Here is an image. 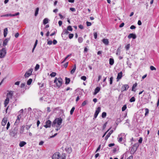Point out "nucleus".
I'll list each match as a JSON object with an SVG mask.
<instances>
[{
    "label": "nucleus",
    "instance_id": "nucleus-3",
    "mask_svg": "<svg viewBox=\"0 0 159 159\" xmlns=\"http://www.w3.org/2000/svg\"><path fill=\"white\" fill-rule=\"evenodd\" d=\"M7 53L6 50L5 48H3L0 50V58H4L6 56Z\"/></svg>",
    "mask_w": 159,
    "mask_h": 159
},
{
    "label": "nucleus",
    "instance_id": "nucleus-13",
    "mask_svg": "<svg viewBox=\"0 0 159 159\" xmlns=\"http://www.w3.org/2000/svg\"><path fill=\"white\" fill-rule=\"evenodd\" d=\"M7 118L6 117L4 118L3 119L2 122V126H5L6 125V124L7 123Z\"/></svg>",
    "mask_w": 159,
    "mask_h": 159
},
{
    "label": "nucleus",
    "instance_id": "nucleus-4",
    "mask_svg": "<svg viewBox=\"0 0 159 159\" xmlns=\"http://www.w3.org/2000/svg\"><path fill=\"white\" fill-rule=\"evenodd\" d=\"M60 157V153L59 152H56L53 155L52 158V159H59Z\"/></svg>",
    "mask_w": 159,
    "mask_h": 159
},
{
    "label": "nucleus",
    "instance_id": "nucleus-40",
    "mask_svg": "<svg viewBox=\"0 0 159 159\" xmlns=\"http://www.w3.org/2000/svg\"><path fill=\"white\" fill-rule=\"evenodd\" d=\"M75 107H73L72 108H71V110L70 111V115H72L73 114V113L74 111V110L75 109Z\"/></svg>",
    "mask_w": 159,
    "mask_h": 159
},
{
    "label": "nucleus",
    "instance_id": "nucleus-62",
    "mask_svg": "<svg viewBox=\"0 0 159 159\" xmlns=\"http://www.w3.org/2000/svg\"><path fill=\"white\" fill-rule=\"evenodd\" d=\"M136 28V27L134 26V25H131L130 27V29H132V30H133V29H135V28Z\"/></svg>",
    "mask_w": 159,
    "mask_h": 159
},
{
    "label": "nucleus",
    "instance_id": "nucleus-52",
    "mask_svg": "<svg viewBox=\"0 0 159 159\" xmlns=\"http://www.w3.org/2000/svg\"><path fill=\"white\" fill-rule=\"evenodd\" d=\"M31 125H26V127H25V129H27V130H28L31 127Z\"/></svg>",
    "mask_w": 159,
    "mask_h": 159
},
{
    "label": "nucleus",
    "instance_id": "nucleus-7",
    "mask_svg": "<svg viewBox=\"0 0 159 159\" xmlns=\"http://www.w3.org/2000/svg\"><path fill=\"white\" fill-rule=\"evenodd\" d=\"M33 70L32 68H30L28 71H27L24 75L25 77H28L30 76L32 74Z\"/></svg>",
    "mask_w": 159,
    "mask_h": 159
},
{
    "label": "nucleus",
    "instance_id": "nucleus-24",
    "mask_svg": "<svg viewBox=\"0 0 159 159\" xmlns=\"http://www.w3.org/2000/svg\"><path fill=\"white\" fill-rule=\"evenodd\" d=\"M26 143L25 142L23 141H21L20 142L19 145L20 147H23L26 144Z\"/></svg>",
    "mask_w": 159,
    "mask_h": 159
},
{
    "label": "nucleus",
    "instance_id": "nucleus-56",
    "mask_svg": "<svg viewBox=\"0 0 159 159\" xmlns=\"http://www.w3.org/2000/svg\"><path fill=\"white\" fill-rule=\"evenodd\" d=\"M20 121V120H16L15 123V124L16 125H18Z\"/></svg>",
    "mask_w": 159,
    "mask_h": 159
},
{
    "label": "nucleus",
    "instance_id": "nucleus-43",
    "mask_svg": "<svg viewBox=\"0 0 159 159\" xmlns=\"http://www.w3.org/2000/svg\"><path fill=\"white\" fill-rule=\"evenodd\" d=\"M106 115H107L106 113L105 112H102V118H104L106 117Z\"/></svg>",
    "mask_w": 159,
    "mask_h": 159
},
{
    "label": "nucleus",
    "instance_id": "nucleus-58",
    "mask_svg": "<svg viewBox=\"0 0 159 159\" xmlns=\"http://www.w3.org/2000/svg\"><path fill=\"white\" fill-rule=\"evenodd\" d=\"M10 123L9 122H8L7 123V125L6 128H7V129H8V128H9V127H10Z\"/></svg>",
    "mask_w": 159,
    "mask_h": 159
},
{
    "label": "nucleus",
    "instance_id": "nucleus-30",
    "mask_svg": "<svg viewBox=\"0 0 159 159\" xmlns=\"http://www.w3.org/2000/svg\"><path fill=\"white\" fill-rule=\"evenodd\" d=\"M48 19L47 18H45L43 20V24L44 25H46L47 24L48 22Z\"/></svg>",
    "mask_w": 159,
    "mask_h": 159
},
{
    "label": "nucleus",
    "instance_id": "nucleus-5",
    "mask_svg": "<svg viewBox=\"0 0 159 159\" xmlns=\"http://www.w3.org/2000/svg\"><path fill=\"white\" fill-rule=\"evenodd\" d=\"M18 129L17 128L15 127L13 130L10 132L11 135L13 137H15L16 135L18 132Z\"/></svg>",
    "mask_w": 159,
    "mask_h": 159
},
{
    "label": "nucleus",
    "instance_id": "nucleus-12",
    "mask_svg": "<svg viewBox=\"0 0 159 159\" xmlns=\"http://www.w3.org/2000/svg\"><path fill=\"white\" fill-rule=\"evenodd\" d=\"M128 38L129 39L132 38L133 39H135L136 38V36L133 33L130 34L128 36Z\"/></svg>",
    "mask_w": 159,
    "mask_h": 159
},
{
    "label": "nucleus",
    "instance_id": "nucleus-15",
    "mask_svg": "<svg viewBox=\"0 0 159 159\" xmlns=\"http://www.w3.org/2000/svg\"><path fill=\"white\" fill-rule=\"evenodd\" d=\"M113 130H111V131L107 134V135L105 137V140H107L110 137L111 134L113 133Z\"/></svg>",
    "mask_w": 159,
    "mask_h": 159
},
{
    "label": "nucleus",
    "instance_id": "nucleus-42",
    "mask_svg": "<svg viewBox=\"0 0 159 159\" xmlns=\"http://www.w3.org/2000/svg\"><path fill=\"white\" fill-rule=\"evenodd\" d=\"M83 41V38L81 37H79L78 39V41L79 43H81Z\"/></svg>",
    "mask_w": 159,
    "mask_h": 159
},
{
    "label": "nucleus",
    "instance_id": "nucleus-54",
    "mask_svg": "<svg viewBox=\"0 0 159 159\" xmlns=\"http://www.w3.org/2000/svg\"><path fill=\"white\" fill-rule=\"evenodd\" d=\"M120 54V52L118 49H117V52L116 53V54L117 55H119Z\"/></svg>",
    "mask_w": 159,
    "mask_h": 159
},
{
    "label": "nucleus",
    "instance_id": "nucleus-61",
    "mask_svg": "<svg viewBox=\"0 0 159 159\" xmlns=\"http://www.w3.org/2000/svg\"><path fill=\"white\" fill-rule=\"evenodd\" d=\"M68 64V62H66L64 65V66L65 68H66L67 67Z\"/></svg>",
    "mask_w": 159,
    "mask_h": 159
},
{
    "label": "nucleus",
    "instance_id": "nucleus-10",
    "mask_svg": "<svg viewBox=\"0 0 159 159\" xmlns=\"http://www.w3.org/2000/svg\"><path fill=\"white\" fill-rule=\"evenodd\" d=\"M124 133H121L119 135L118 137L117 138L118 141L119 143H120L122 142L123 140V138L122 136L124 135Z\"/></svg>",
    "mask_w": 159,
    "mask_h": 159
},
{
    "label": "nucleus",
    "instance_id": "nucleus-37",
    "mask_svg": "<svg viewBox=\"0 0 159 159\" xmlns=\"http://www.w3.org/2000/svg\"><path fill=\"white\" fill-rule=\"evenodd\" d=\"M135 99L134 97H132L129 100V102H133L135 101Z\"/></svg>",
    "mask_w": 159,
    "mask_h": 159
},
{
    "label": "nucleus",
    "instance_id": "nucleus-22",
    "mask_svg": "<svg viewBox=\"0 0 159 159\" xmlns=\"http://www.w3.org/2000/svg\"><path fill=\"white\" fill-rule=\"evenodd\" d=\"M69 33V32L68 31V30H67V29H65L64 30L63 32L61 34V36L63 37V34H67Z\"/></svg>",
    "mask_w": 159,
    "mask_h": 159
},
{
    "label": "nucleus",
    "instance_id": "nucleus-34",
    "mask_svg": "<svg viewBox=\"0 0 159 159\" xmlns=\"http://www.w3.org/2000/svg\"><path fill=\"white\" fill-rule=\"evenodd\" d=\"M32 81V79H30L27 81V84L28 85H30L31 84Z\"/></svg>",
    "mask_w": 159,
    "mask_h": 159
},
{
    "label": "nucleus",
    "instance_id": "nucleus-23",
    "mask_svg": "<svg viewBox=\"0 0 159 159\" xmlns=\"http://www.w3.org/2000/svg\"><path fill=\"white\" fill-rule=\"evenodd\" d=\"M8 32L7 28H6L4 30L3 35L4 37H6Z\"/></svg>",
    "mask_w": 159,
    "mask_h": 159
},
{
    "label": "nucleus",
    "instance_id": "nucleus-59",
    "mask_svg": "<svg viewBox=\"0 0 159 159\" xmlns=\"http://www.w3.org/2000/svg\"><path fill=\"white\" fill-rule=\"evenodd\" d=\"M52 43L54 45H55L57 43V41L56 40L54 39Z\"/></svg>",
    "mask_w": 159,
    "mask_h": 159
},
{
    "label": "nucleus",
    "instance_id": "nucleus-36",
    "mask_svg": "<svg viewBox=\"0 0 159 159\" xmlns=\"http://www.w3.org/2000/svg\"><path fill=\"white\" fill-rule=\"evenodd\" d=\"M127 60H128V61H127V64L128 65V66L130 68H131V66L132 65V63H130L129 61V58H128Z\"/></svg>",
    "mask_w": 159,
    "mask_h": 159
},
{
    "label": "nucleus",
    "instance_id": "nucleus-63",
    "mask_svg": "<svg viewBox=\"0 0 159 159\" xmlns=\"http://www.w3.org/2000/svg\"><path fill=\"white\" fill-rule=\"evenodd\" d=\"M142 140H143V139H142V138H140L138 140L139 143H141L142 142Z\"/></svg>",
    "mask_w": 159,
    "mask_h": 159
},
{
    "label": "nucleus",
    "instance_id": "nucleus-28",
    "mask_svg": "<svg viewBox=\"0 0 159 159\" xmlns=\"http://www.w3.org/2000/svg\"><path fill=\"white\" fill-rule=\"evenodd\" d=\"M114 60L113 58H110L109 59V64L111 65H113L114 63Z\"/></svg>",
    "mask_w": 159,
    "mask_h": 159
},
{
    "label": "nucleus",
    "instance_id": "nucleus-50",
    "mask_svg": "<svg viewBox=\"0 0 159 159\" xmlns=\"http://www.w3.org/2000/svg\"><path fill=\"white\" fill-rule=\"evenodd\" d=\"M74 34H69V37L70 39H71L73 38Z\"/></svg>",
    "mask_w": 159,
    "mask_h": 159
},
{
    "label": "nucleus",
    "instance_id": "nucleus-33",
    "mask_svg": "<svg viewBox=\"0 0 159 159\" xmlns=\"http://www.w3.org/2000/svg\"><path fill=\"white\" fill-rule=\"evenodd\" d=\"M39 67H40L39 65L38 64H37L36 65L35 67L34 70L35 71H37L39 69Z\"/></svg>",
    "mask_w": 159,
    "mask_h": 159
},
{
    "label": "nucleus",
    "instance_id": "nucleus-14",
    "mask_svg": "<svg viewBox=\"0 0 159 159\" xmlns=\"http://www.w3.org/2000/svg\"><path fill=\"white\" fill-rule=\"evenodd\" d=\"M10 39L9 38H7L3 42V46L4 47L5 46L7 45V43L10 40Z\"/></svg>",
    "mask_w": 159,
    "mask_h": 159
},
{
    "label": "nucleus",
    "instance_id": "nucleus-25",
    "mask_svg": "<svg viewBox=\"0 0 159 159\" xmlns=\"http://www.w3.org/2000/svg\"><path fill=\"white\" fill-rule=\"evenodd\" d=\"M9 99H8V98H6V99H5V100L4 101V106L5 107H6L7 106V105L9 103Z\"/></svg>",
    "mask_w": 159,
    "mask_h": 159
},
{
    "label": "nucleus",
    "instance_id": "nucleus-9",
    "mask_svg": "<svg viewBox=\"0 0 159 159\" xmlns=\"http://www.w3.org/2000/svg\"><path fill=\"white\" fill-rule=\"evenodd\" d=\"M51 124L52 125V122L48 120L46 122V125H44V126L46 128H49L50 127Z\"/></svg>",
    "mask_w": 159,
    "mask_h": 159
},
{
    "label": "nucleus",
    "instance_id": "nucleus-44",
    "mask_svg": "<svg viewBox=\"0 0 159 159\" xmlns=\"http://www.w3.org/2000/svg\"><path fill=\"white\" fill-rule=\"evenodd\" d=\"M67 30L69 31H72L73 30L71 26L69 25L67 27Z\"/></svg>",
    "mask_w": 159,
    "mask_h": 159
},
{
    "label": "nucleus",
    "instance_id": "nucleus-47",
    "mask_svg": "<svg viewBox=\"0 0 159 159\" xmlns=\"http://www.w3.org/2000/svg\"><path fill=\"white\" fill-rule=\"evenodd\" d=\"M113 79V77L112 76L110 78L109 81H110V84H112Z\"/></svg>",
    "mask_w": 159,
    "mask_h": 159
},
{
    "label": "nucleus",
    "instance_id": "nucleus-11",
    "mask_svg": "<svg viewBox=\"0 0 159 159\" xmlns=\"http://www.w3.org/2000/svg\"><path fill=\"white\" fill-rule=\"evenodd\" d=\"M13 94V92L12 91H10L8 93H7V98L8 99L12 98V96Z\"/></svg>",
    "mask_w": 159,
    "mask_h": 159
},
{
    "label": "nucleus",
    "instance_id": "nucleus-18",
    "mask_svg": "<svg viewBox=\"0 0 159 159\" xmlns=\"http://www.w3.org/2000/svg\"><path fill=\"white\" fill-rule=\"evenodd\" d=\"M129 87V86L128 84H125L122 87L121 89L123 91H126L128 89Z\"/></svg>",
    "mask_w": 159,
    "mask_h": 159
},
{
    "label": "nucleus",
    "instance_id": "nucleus-21",
    "mask_svg": "<svg viewBox=\"0 0 159 159\" xmlns=\"http://www.w3.org/2000/svg\"><path fill=\"white\" fill-rule=\"evenodd\" d=\"M65 150L67 152L69 153H70L72 152V148L71 147H69L68 148H65Z\"/></svg>",
    "mask_w": 159,
    "mask_h": 159
},
{
    "label": "nucleus",
    "instance_id": "nucleus-51",
    "mask_svg": "<svg viewBox=\"0 0 159 159\" xmlns=\"http://www.w3.org/2000/svg\"><path fill=\"white\" fill-rule=\"evenodd\" d=\"M86 25L88 26H90L92 24L90 22H89L88 21H87L86 22Z\"/></svg>",
    "mask_w": 159,
    "mask_h": 159
},
{
    "label": "nucleus",
    "instance_id": "nucleus-53",
    "mask_svg": "<svg viewBox=\"0 0 159 159\" xmlns=\"http://www.w3.org/2000/svg\"><path fill=\"white\" fill-rule=\"evenodd\" d=\"M107 122H106V123H105L103 125V129H104L105 128H106V126H107Z\"/></svg>",
    "mask_w": 159,
    "mask_h": 159
},
{
    "label": "nucleus",
    "instance_id": "nucleus-57",
    "mask_svg": "<svg viewBox=\"0 0 159 159\" xmlns=\"http://www.w3.org/2000/svg\"><path fill=\"white\" fill-rule=\"evenodd\" d=\"M52 42L51 40H49L48 42L47 43L48 44L51 45L52 44Z\"/></svg>",
    "mask_w": 159,
    "mask_h": 159
},
{
    "label": "nucleus",
    "instance_id": "nucleus-31",
    "mask_svg": "<svg viewBox=\"0 0 159 159\" xmlns=\"http://www.w3.org/2000/svg\"><path fill=\"white\" fill-rule=\"evenodd\" d=\"M137 84L136 83H135L133 85V86L132 87V91H134V92L135 91V90H134V89L135 88H136L137 87Z\"/></svg>",
    "mask_w": 159,
    "mask_h": 159
},
{
    "label": "nucleus",
    "instance_id": "nucleus-29",
    "mask_svg": "<svg viewBox=\"0 0 159 159\" xmlns=\"http://www.w3.org/2000/svg\"><path fill=\"white\" fill-rule=\"evenodd\" d=\"M65 80H66L65 84H68L70 81V78H68L67 77H66Z\"/></svg>",
    "mask_w": 159,
    "mask_h": 159
},
{
    "label": "nucleus",
    "instance_id": "nucleus-39",
    "mask_svg": "<svg viewBox=\"0 0 159 159\" xmlns=\"http://www.w3.org/2000/svg\"><path fill=\"white\" fill-rule=\"evenodd\" d=\"M61 159H66V155L65 153H63L62 154L61 156Z\"/></svg>",
    "mask_w": 159,
    "mask_h": 159
},
{
    "label": "nucleus",
    "instance_id": "nucleus-6",
    "mask_svg": "<svg viewBox=\"0 0 159 159\" xmlns=\"http://www.w3.org/2000/svg\"><path fill=\"white\" fill-rule=\"evenodd\" d=\"M19 12H17L15 14H7L5 15H3L1 16V17H8V16H14L19 15Z\"/></svg>",
    "mask_w": 159,
    "mask_h": 159
},
{
    "label": "nucleus",
    "instance_id": "nucleus-45",
    "mask_svg": "<svg viewBox=\"0 0 159 159\" xmlns=\"http://www.w3.org/2000/svg\"><path fill=\"white\" fill-rule=\"evenodd\" d=\"M127 108V106L126 105H125L123 106L122 108V111H124L125 110V109Z\"/></svg>",
    "mask_w": 159,
    "mask_h": 159
},
{
    "label": "nucleus",
    "instance_id": "nucleus-38",
    "mask_svg": "<svg viewBox=\"0 0 159 159\" xmlns=\"http://www.w3.org/2000/svg\"><path fill=\"white\" fill-rule=\"evenodd\" d=\"M145 116H147L149 113V110L148 108H145Z\"/></svg>",
    "mask_w": 159,
    "mask_h": 159
},
{
    "label": "nucleus",
    "instance_id": "nucleus-55",
    "mask_svg": "<svg viewBox=\"0 0 159 159\" xmlns=\"http://www.w3.org/2000/svg\"><path fill=\"white\" fill-rule=\"evenodd\" d=\"M139 146V145L138 143H135V144H134L133 146V148H135V147H136L137 148H137Z\"/></svg>",
    "mask_w": 159,
    "mask_h": 159
},
{
    "label": "nucleus",
    "instance_id": "nucleus-16",
    "mask_svg": "<svg viewBox=\"0 0 159 159\" xmlns=\"http://www.w3.org/2000/svg\"><path fill=\"white\" fill-rule=\"evenodd\" d=\"M25 125H23L20 126V134H23L24 133L25 128Z\"/></svg>",
    "mask_w": 159,
    "mask_h": 159
},
{
    "label": "nucleus",
    "instance_id": "nucleus-60",
    "mask_svg": "<svg viewBox=\"0 0 159 159\" xmlns=\"http://www.w3.org/2000/svg\"><path fill=\"white\" fill-rule=\"evenodd\" d=\"M94 38L95 39H96L97 37V34L96 32H95L94 33Z\"/></svg>",
    "mask_w": 159,
    "mask_h": 159
},
{
    "label": "nucleus",
    "instance_id": "nucleus-35",
    "mask_svg": "<svg viewBox=\"0 0 159 159\" xmlns=\"http://www.w3.org/2000/svg\"><path fill=\"white\" fill-rule=\"evenodd\" d=\"M39 11V8L37 7L36 8V10L35 11L34 15L35 16H36L38 14V12Z\"/></svg>",
    "mask_w": 159,
    "mask_h": 159
},
{
    "label": "nucleus",
    "instance_id": "nucleus-48",
    "mask_svg": "<svg viewBox=\"0 0 159 159\" xmlns=\"http://www.w3.org/2000/svg\"><path fill=\"white\" fill-rule=\"evenodd\" d=\"M150 69L151 70H156V69L153 66H150Z\"/></svg>",
    "mask_w": 159,
    "mask_h": 159
},
{
    "label": "nucleus",
    "instance_id": "nucleus-27",
    "mask_svg": "<svg viewBox=\"0 0 159 159\" xmlns=\"http://www.w3.org/2000/svg\"><path fill=\"white\" fill-rule=\"evenodd\" d=\"M137 149L136 147L133 148L132 147L131 150V152L132 154H134L136 151Z\"/></svg>",
    "mask_w": 159,
    "mask_h": 159
},
{
    "label": "nucleus",
    "instance_id": "nucleus-2",
    "mask_svg": "<svg viewBox=\"0 0 159 159\" xmlns=\"http://www.w3.org/2000/svg\"><path fill=\"white\" fill-rule=\"evenodd\" d=\"M54 82L55 83L56 86L59 88L61 86L62 84V80L60 77L58 78L56 77L54 80Z\"/></svg>",
    "mask_w": 159,
    "mask_h": 159
},
{
    "label": "nucleus",
    "instance_id": "nucleus-41",
    "mask_svg": "<svg viewBox=\"0 0 159 159\" xmlns=\"http://www.w3.org/2000/svg\"><path fill=\"white\" fill-rule=\"evenodd\" d=\"M130 47V44H127L125 46V48L126 50L127 51L129 50Z\"/></svg>",
    "mask_w": 159,
    "mask_h": 159
},
{
    "label": "nucleus",
    "instance_id": "nucleus-20",
    "mask_svg": "<svg viewBox=\"0 0 159 159\" xmlns=\"http://www.w3.org/2000/svg\"><path fill=\"white\" fill-rule=\"evenodd\" d=\"M100 89L99 87H97L94 90V92L93 93L94 95L96 94L100 90Z\"/></svg>",
    "mask_w": 159,
    "mask_h": 159
},
{
    "label": "nucleus",
    "instance_id": "nucleus-1",
    "mask_svg": "<svg viewBox=\"0 0 159 159\" xmlns=\"http://www.w3.org/2000/svg\"><path fill=\"white\" fill-rule=\"evenodd\" d=\"M62 121V120L61 117L56 118L52 123V126L56 128V130L57 131L61 127V125Z\"/></svg>",
    "mask_w": 159,
    "mask_h": 159
},
{
    "label": "nucleus",
    "instance_id": "nucleus-49",
    "mask_svg": "<svg viewBox=\"0 0 159 159\" xmlns=\"http://www.w3.org/2000/svg\"><path fill=\"white\" fill-rule=\"evenodd\" d=\"M87 79L86 77L85 76H83L81 77V79L84 81H85Z\"/></svg>",
    "mask_w": 159,
    "mask_h": 159
},
{
    "label": "nucleus",
    "instance_id": "nucleus-17",
    "mask_svg": "<svg viewBox=\"0 0 159 159\" xmlns=\"http://www.w3.org/2000/svg\"><path fill=\"white\" fill-rule=\"evenodd\" d=\"M122 77V71L119 73L118 74L117 77V81H118L119 80L121 79Z\"/></svg>",
    "mask_w": 159,
    "mask_h": 159
},
{
    "label": "nucleus",
    "instance_id": "nucleus-8",
    "mask_svg": "<svg viewBox=\"0 0 159 159\" xmlns=\"http://www.w3.org/2000/svg\"><path fill=\"white\" fill-rule=\"evenodd\" d=\"M101 111V107H98L96 109L95 112L94 114V117L93 119H96L98 116L99 113Z\"/></svg>",
    "mask_w": 159,
    "mask_h": 159
},
{
    "label": "nucleus",
    "instance_id": "nucleus-19",
    "mask_svg": "<svg viewBox=\"0 0 159 159\" xmlns=\"http://www.w3.org/2000/svg\"><path fill=\"white\" fill-rule=\"evenodd\" d=\"M103 43L106 45H108L109 44V42L108 39H104L102 40Z\"/></svg>",
    "mask_w": 159,
    "mask_h": 159
},
{
    "label": "nucleus",
    "instance_id": "nucleus-46",
    "mask_svg": "<svg viewBox=\"0 0 159 159\" xmlns=\"http://www.w3.org/2000/svg\"><path fill=\"white\" fill-rule=\"evenodd\" d=\"M56 73L55 72H52L50 75L51 77H54L56 75Z\"/></svg>",
    "mask_w": 159,
    "mask_h": 159
},
{
    "label": "nucleus",
    "instance_id": "nucleus-32",
    "mask_svg": "<svg viewBox=\"0 0 159 159\" xmlns=\"http://www.w3.org/2000/svg\"><path fill=\"white\" fill-rule=\"evenodd\" d=\"M71 54H69L67 55L66 57L64 58V60L61 62V63H62L64 62L66 60V59L69 57L70 56H71Z\"/></svg>",
    "mask_w": 159,
    "mask_h": 159
},
{
    "label": "nucleus",
    "instance_id": "nucleus-26",
    "mask_svg": "<svg viewBox=\"0 0 159 159\" xmlns=\"http://www.w3.org/2000/svg\"><path fill=\"white\" fill-rule=\"evenodd\" d=\"M76 69V66L75 64L74 66L73 69L70 71V74H73L74 73Z\"/></svg>",
    "mask_w": 159,
    "mask_h": 159
},
{
    "label": "nucleus",
    "instance_id": "nucleus-64",
    "mask_svg": "<svg viewBox=\"0 0 159 159\" xmlns=\"http://www.w3.org/2000/svg\"><path fill=\"white\" fill-rule=\"evenodd\" d=\"M114 145H115V144L114 143H110V144H109L108 146L109 147H111L112 146H114Z\"/></svg>",
    "mask_w": 159,
    "mask_h": 159
}]
</instances>
